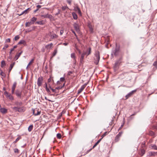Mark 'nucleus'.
<instances>
[{
  "label": "nucleus",
  "mask_w": 157,
  "mask_h": 157,
  "mask_svg": "<svg viewBox=\"0 0 157 157\" xmlns=\"http://www.w3.org/2000/svg\"><path fill=\"white\" fill-rule=\"evenodd\" d=\"M100 59V52L98 51H96L94 53V63L98 65Z\"/></svg>",
  "instance_id": "nucleus-1"
},
{
  "label": "nucleus",
  "mask_w": 157,
  "mask_h": 157,
  "mask_svg": "<svg viewBox=\"0 0 157 157\" xmlns=\"http://www.w3.org/2000/svg\"><path fill=\"white\" fill-rule=\"evenodd\" d=\"M4 94L5 95L7 98H9L10 100H13L14 99V98L12 96V95L6 91H5L4 93Z\"/></svg>",
  "instance_id": "nucleus-2"
},
{
  "label": "nucleus",
  "mask_w": 157,
  "mask_h": 157,
  "mask_svg": "<svg viewBox=\"0 0 157 157\" xmlns=\"http://www.w3.org/2000/svg\"><path fill=\"white\" fill-rule=\"evenodd\" d=\"M40 110L37 108L33 110V114L35 116L40 115Z\"/></svg>",
  "instance_id": "nucleus-3"
},
{
  "label": "nucleus",
  "mask_w": 157,
  "mask_h": 157,
  "mask_svg": "<svg viewBox=\"0 0 157 157\" xmlns=\"http://www.w3.org/2000/svg\"><path fill=\"white\" fill-rule=\"evenodd\" d=\"M74 27L75 30L77 32H79L80 31L79 26L80 25L77 23H75L73 25Z\"/></svg>",
  "instance_id": "nucleus-4"
},
{
  "label": "nucleus",
  "mask_w": 157,
  "mask_h": 157,
  "mask_svg": "<svg viewBox=\"0 0 157 157\" xmlns=\"http://www.w3.org/2000/svg\"><path fill=\"white\" fill-rule=\"evenodd\" d=\"M121 61L120 59H119L116 61L114 64L113 68L115 70L117 69L118 68V67L121 63Z\"/></svg>",
  "instance_id": "nucleus-5"
},
{
  "label": "nucleus",
  "mask_w": 157,
  "mask_h": 157,
  "mask_svg": "<svg viewBox=\"0 0 157 157\" xmlns=\"http://www.w3.org/2000/svg\"><path fill=\"white\" fill-rule=\"evenodd\" d=\"M122 133L123 132H121L116 136L115 139V142H117L119 141L120 138L121 136Z\"/></svg>",
  "instance_id": "nucleus-6"
},
{
  "label": "nucleus",
  "mask_w": 157,
  "mask_h": 157,
  "mask_svg": "<svg viewBox=\"0 0 157 157\" xmlns=\"http://www.w3.org/2000/svg\"><path fill=\"white\" fill-rule=\"evenodd\" d=\"M136 91V90H132L131 92H129L128 93L127 95H126L125 96L126 99H127L129 97H131L133 94V93L135 92Z\"/></svg>",
  "instance_id": "nucleus-7"
},
{
  "label": "nucleus",
  "mask_w": 157,
  "mask_h": 157,
  "mask_svg": "<svg viewBox=\"0 0 157 157\" xmlns=\"http://www.w3.org/2000/svg\"><path fill=\"white\" fill-rule=\"evenodd\" d=\"M0 111L2 114H5L7 112V110L5 108H2L0 105Z\"/></svg>",
  "instance_id": "nucleus-8"
},
{
  "label": "nucleus",
  "mask_w": 157,
  "mask_h": 157,
  "mask_svg": "<svg viewBox=\"0 0 157 157\" xmlns=\"http://www.w3.org/2000/svg\"><path fill=\"white\" fill-rule=\"evenodd\" d=\"M119 52V48H116L114 52H113V53L112 54V55H114L115 56H117Z\"/></svg>",
  "instance_id": "nucleus-9"
},
{
  "label": "nucleus",
  "mask_w": 157,
  "mask_h": 157,
  "mask_svg": "<svg viewBox=\"0 0 157 157\" xmlns=\"http://www.w3.org/2000/svg\"><path fill=\"white\" fill-rule=\"evenodd\" d=\"M36 21V20H31L30 22H26V27H29L32 24L35 23V21Z\"/></svg>",
  "instance_id": "nucleus-10"
},
{
  "label": "nucleus",
  "mask_w": 157,
  "mask_h": 157,
  "mask_svg": "<svg viewBox=\"0 0 157 157\" xmlns=\"http://www.w3.org/2000/svg\"><path fill=\"white\" fill-rule=\"evenodd\" d=\"M85 53V55L86 56H88L91 53V48L90 47L88 49L86 52H84Z\"/></svg>",
  "instance_id": "nucleus-11"
},
{
  "label": "nucleus",
  "mask_w": 157,
  "mask_h": 157,
  "mask_svg": "<svg viewBox=\"0 0 157 157\" xmlns=\"http://www.w3.org/2000/svg\"><path fill=\"white\" fill-rule=\"evenodd\" d=\"M88 26L89 28L90 32L91 33H92L93 32V26L92 24L91 23L89 22L88 23Z\"/></svg>",
  "instance_id": "nucleus-12"
},
{
  "label": "nucleus",
  "mask_w": 157,
  "mask_h": 157,
  "mask_svg": "<svg viewBox=\"0 0 157 157\" xmlns=\"http://www.w3.org/2000/svg\"><path fill=\"white\" fill-rule=\"evenodd\" d=\"M42 81V78H38L37 80V84L39 86H40L41 85Z\"/></svg>",
  "instance_id": "nucleus-13"
},
{
  "label": "nucleus",
  "mask_w": 157,
  "mask_h": 157,
  "mask_svg": "<svg viewBox=\"0 0 157 157\" xmlns=\"http://www.w3.org/2000/svg\"><path fill=\"white\" fill-rule=\"evenodd\" d=\"M16 95L19 97L21 98V92L18 90H17L16 91L15 93Z\"/></svg>",
  "instance_id": "nucleus-14"
},
{
  "label": "nucleus",
  "mask_w": 157,
  "mask_h": 157,
  "mask_svg": "<svg viewBox=\"0 0 157 157\" xmlns=\"http://www.w3.org/2000/svg\"><path fill=\"white\" fill-rule=\"evenodd\" d=\"M156 155V153L154 152L149 151L148 153L147 156H155Z\"/></svg>",
  "instance_id": "nucleus-15"
},
{
  "label": "nucleus",
  "mask_w": 157,
  "mask_h": 157,
  "mask_svg": "<svg viewBox=\"0 0 157 157\" xmlns=\"http://www.w3.org/2000/svg\"><path fill=\"white\" fill-rule=\"evenodd\" d=\"M31 10L30 9V8H28L27 9L23 11L21 14H20V15H21L22 14H23L24 13H28L30 10Z\"/></svg>",
  "instance_id": "nucleus-16"
},
{
  "label": "nucleus",
  "mask_w": 157,
  "mask_h": 157,
  "mask_svg": "<svg viewBox=\"0 0 157 157\" xmlns=\"http://www.w3.org/2000/svg\"><path fill=\"white\" fill-rule=\"evenodd\" d=\"M65 80L64 77L61 78L60 79V81H58L57 82V84L59 85L60 84V82H63Z\"/></svg>",
  "instance_id": "nucleus-17"
},
{
  "label": "nucleus",
  "mask_w": 157,
  "mask_h": 157,
  "mask_svg": "<svg viewBox=\"0 0 157 157\" xmlns=\"http://www.w3.org/2000/svg\"><path fill=\"white\" fill-rule=\"evenodd\" d=\"M85 88L84 87V86H82L81 88L78 90V94H79L83 91V90Z\"/></svg>",
  "instance_id": "nucleus-18"
},
{
  "label": "nucleus",
  "mask_w": 157,
  "mask_h": 157,
  "mask_svg": "<svg viewBox=\"0 0 157 157\" xmlns=\"http://www.w3.org/2000/svg\"><path fill=\"white\" fill-rule=\"evenodd\" d=\"M75 10L77 11L79 14H81V12L78 6H76L74 8Z\"/></svg>",
  "instance_id": "nucleus-19"
},
{
  "label": "nucleus",
  "mask_w": 157,
  "mask_h": 157,
  "mask_svg": "<svg viewBox=\"0 0 157 157\" xmlns=\"http://www.w3.org/2000/svg\"><path fill=\"white\" fill-rule=\"evenodd\" d=\"M51 36L50 35V38L53 39L54 38H57L58 36L55 34H53L52 35L51 34H50Z\"/></svg>",
  "instance_id": "nucleus-20"
},
{
  "label": "nucleus",
  "mask_w": 157,
  "mask_h": 157,
  "mask_svg": "<svg viewBox=\"0 0 157 157\" xmlns=\"http://www.w3.org/2000/svg\"><path fill=\"white\" fill-rule=\"evenodd\" d=\"M71 58H73L75 61V63H76V57L75 56V53H72L71 55Z\"/></svg>",
  "instance_id": "nucleus-21"
},
{
  "label": "nucleus",
  "mask_w": 157,
  "mask_h": 157,
  "mask_svg": "<svg viewBox=\"0 0 157 157\" xmlns=\"http://www.w3.org/2000/svg\"><path fill=\"white\" fill-rule=\"evenodd\" d=\"M15 62H13L10 65L9 69V73L10 72V71H11V70L13 68V67L14 66L15 64Z\"/></svg>",
  "instance_id": "nucleus-22"
},
{
  "label": "nucleus",
  "mask_w": 157,
  "mask_h": 157,
  "mask_svg": "<svg viewBox=\"0 0 157 157\" xmlns=\"http://www.w3.org/2000/svg\"><path fill=\"white\" fill-rule=\"evenodd\" d=\"M22 52V51H21L20 52L17 53L15 56V58L16 60L18 59L19 57H20L21 54Z\"/></svg>",
  "instance_id": "nucleus-23"
},
{
  "label": "nucleus",
  "mask_w": 157,
  "mask_h": 157,
  "mask_svg": "<svg viewBox=\"0 0 157 157\" xmlns=\"http://www.w3.org/2000/svg\"><path fill=\"white\" fill-rule=\"evenodd\" d=\"M18 44H23L24 45L26 44L25 41L24 40H21L18 43Z\"/></svg>",
  "instance_id": "nucleus-24"
},
{
  "label": "nucleus",
  "mask_w": 157,
  "mask_h": 157,
  "mask_svg": "<svg viewBox=\"0 0 157 157\" xmlns=\"http://www.w3.org/2000/svg\"><path fill=\"white\" fill-rule=\"evenodd\" d=\"M57 53V50L56 49H55L54 51V52L52 54V56L51 57V59H52L53 57L55 56L56 53Z\"/></svg>",
  "instance_id": "nucleus-25"
},
{
  "label": "nucleus",
  "mask_w": 157,
  "mask_h": 157,
  "mask_svg": "<svg viewBox=\"0 0 157 157\" xmlns=\"http://www.w3.org/2000/svg\"><path fill=\"white\" fill-rule=\"evenodd\" d=\"M148 134L150 136H155V133L151 131H150L149 132Z\"/></svg>",
  "instance_id": "nucleus-26"
},
{
  "label": "nucleus",
  "mask_w": 157,
  "mask_h": 157,
  "mask_svg": "<svg viewBox=\"0 0 157 157\" xmlns=\"http://www.w3.org/2000/svg\"><path fill=\"white\" fill-rule=\"evenodd\" d=\"M72 15L74 19H75V20H76L77 19V14L75 13H74V12L72 13Z\"/></svg>",
  "instance_id": "nucleus-27"
},
{
  "label": "nucleus",
  "mask_w": 157,
  "mask_h": 157,
  "mask_svg": "<svg viewBox=\"0 0 157 157\" xmlns=\"http://www.w3.org/2000/svg\"><path fill=\"white\" fill-rule=\"evenodd\" d=\"M35 24H37L39 25H42L44 23L43 20L40 21H35Z\"/></svg>",
  "instance_id": "nucleus-28"
},
{
  "label": "nucleus",
  "mask_w": 157,
  "mask_h": 157,
  "mask_svg": "<svg viewBox=\"0 0 157 157\" xmlns=\"http://www.w3.org/2000/svg\"><path fill=\"white\" fill-rule=\"evenodd\" d=\"M33 125H30L28 128V130L29 132H31L33 129Z\"/></svg>",
  "instance_id": "nucleus-29"
},
{
  "label": "nucleus",
  "mask_w": 157,
  "mask_h": 157,
  "mask_svg": "<svg viewBox=\"0 0 157 157\" xmlns=\"http://www.w3.org/2000/svg\"><path fill=\"white\" fill-rule=\"evenodd\" d=\"M6 65L5 62L4 60H2L1 62V67H2Z\"/></svg>",
  "instance_id": "nucleus-30"
},
{
  "label": "nucleus",
  "mask_w": 157,
  "mask_h": 157,
  "mask_svg": "<svg viewBox=\"0 0 157 157\" xmlns=\"http://www.w3.org/2000/svg\"><path fill=\"white\" fill-rule=\"evenodd\" d=\"M151 147L152 149L154 150H157V146L155 144H152L151 145Z\"/></svg>",
  "instance_id": "nucleus-31"
},
{
  "label": "nucleus",
  "mask_w": 157,
  "mask_h": 157,
  "mask_svg": "<svg viewBox=\"0 0 157 157\" xmlns=\"http://www.w3.org/2000/svg\"><path fill=\"white\" fill-rule=\"evenodd\" d=\"M141 153L140 154V155L141 156H142L145 154V151L144 149H142L141 150Z\"/></svg>",
  "instance_id": "nucleus-32"
},
{
  "label": "nucleus",
  "mask_w": 157,
  "mask_h": 157,
  "mask_svg": "<svg viewBox=\"0 0 157 157\" xmlns=\"http://www.w3.org/2000/svg\"><path fill=\"white\" fill-rule=\"evenodd\" d=\"M65 83H64L63 84V85L62 86H59L58 87H57L56 88V90H58L59 89H62L64 86Z\"/></svg>",
  "instance_id": "nucleus-33"
},
{
  "label": "nucleus",
  "mask_w": 157,
  "mask_h": 157,
  "mask_svg": "<svg viewBox=\"0 0 157 157\" xmlns=\"http://www.w3.org/2000/svg\"><path fill=\"white\" fill-rule=\"evenodd\" d=\"M56 136L58 139H60L61 137V135L60 133H58L57 134Z\"/></svg>",
  "instance_id": "nucleus-34"
},
{
  "label": "nucleus",
  "mask_w": 157,
  "mask_h": 157,
  "mask_svg": "<svg viewBox=\"0 0 157 157\" xmlns=\"http://www.w3.org/2000/svg\"><path fill=\"white\" fill-rule=\"evenodd\" d=\"M67 9H68V7L67 6H63L62 8V10L63 11Z\"/></svg>",
  "instance_id": "nucleus-35"
},
{
  "label": "nucleus",
  "mask_w": 157,
  "mask_h": 157,
  "mask_svg": "<svg viewBox=\"0 0 157 157\" xmlns=\"http://www.w3.org/2000/svg\"><path fill=\"white\" fill-rule=\"evenodd\" d=\"M20 38V37L18 35H17L14 38V40H15L16 41L18 40Z\"/></svg>",
  "instance_id": "nucleus-36"
},
{
  "label": "nucleus",
  "mask_w": 157,
  "mask_h": 157,
  "mask_svg": "<svg viewBox=\"0 0 157 157\" xmlns=\"http://www.w3.org/2000/svg\"><path fill=\"white\" fill-rule=\"evenodd\" d=\"M0 75L3 77H5V74L2 71L0 73Z\"/></svg>",
  "instance_id": "nucleus-37"
},
{
  "label": "nucleus",
  "mask_w": 157,
  "mask_h": 157,
  "mask_svg": "<svg viewBox=\"0 0 157 157\" xmlns=\"http://www.w3.org/2000/svg\"><path fill=\"white\" fill-rule=\"evenodd\" d=\"M108 133V132H105L102 136V138H103Z\"/></svg>",
  "instance_id": "nucleus-38"
},
{
  "label": "nucleus",
  "mask_w": 157,
  "mask_h": 157,
  "mask_svg": "<svg viewBox=\"0 0 157 157\" xmlns=\"http://www.w3.org/2000/svg\"><path fill=\"white\" fill-rule=\"evenodd\" d=\"M99 143L97 141V142L93 146V147L92 148V149L94 148Z\"/></svg>",
  "instance_id": "nucleus-39"
},
{
  "label": "nucleus",
  "mask_w": 157,
  "mask_h": 157,
  "mask_svg": "<svg viewBox=\"0 0 157 157\" xmlns=\"http://www.w3.org/2000/svg\"><path fill=\"white\" fill-rule=\"evenodd\" d=\"M153 66L155 67H157V61H155L153 63Z\"/></svg>",
  "instance_id": "nucleus-40"
},
{
  "label": "nucleus",
  "mask_w": 157,
  "mask_h": 157,
  "mask_svg": "<svg viewBox=\"0 0 157 157\" xmlns=\"http://www.w3.org/2000/svg\"><path fill=\"white\" fill-rule=\"evenodd\" d=\"M85 55V53L83 52L81 55V58H82V59H84Z\"/></svg>",
  "instance_id": "nucleus-41"
},
{
  "label": "nucleus",
  "mask_w": 157,
  "mask_h": 157,
  "mask_svg": "<svg viewBox=\"0 0 157 157\" xmlns=\"http://www.w3.org/2000/svg\"><path fill=\"white\" fill-rule=\"evenodd\" d=\"M34 29V28H32L31 29H28L26 31V32H31L32 30H33Z\"/></svg>",
  "instance_id": "nucleus-42"
},
{
  "label": "nucleus",
  "mask_w": 157,
  "mask_h": 157,
  "mask_svg": "<svg viewBox=\"0 0 157 157\" xmlns=\"http://www.w3.org/2000/svg\"><path fill=\"white\" fill-rule=\"evenodd\" d=\"M16 85H17V82H14L13 85L12 87L15 88L16 86Z\"/></svg>",
  "instance_id": "nucleus-43"
},
{
  "label": "nucleus",
  "mask_w": 157,
  "mask_h": 157,
  "mask_svg": "<svg viewBox=\"0 0 157 157\" xmlns=\"http://www.w3.org/2000/svg\"><path fill=\"white\" fill-rule=\"evenodd\" d=\"M34 60V59H31V60L28 63V66L30 65H31V64L33 62Z\"/></svg>",
  "instance_id": "nucleus-44"
},
{
  "label": "nucleus",
  "mask_w": 157,
  "mask_h": 157,
  "mask_svg": "<svg viewBox=\"0 0 157 157\" xmlns=\"http://www.w3.org/2000/svg\"><path fill=\"white\" fill-rule=\"evenodd\" d=\"M8 45L7 44H5L4 45V47L3 48V50H6V48L8 47Z\"/></svg>",
  "instance_id": "nucleus-45"
},
{
  "label": "nucleus",
  "mask_w": 157,
  "mask_h": 157,
  "mask_svg": "<svg viewBox=\"0 0 157 157\" xmlns=\"http://www.w3.org/2000/svg\"><path fill=\"white\" fill-rule=\"evenodd\" d=\"M50 89L53 92H55V93H56L57 92V90L56 89H52L51 87L50 86Z\"/></svg>",
  "instance_id": "nucleus-46"
},
{
  "label": "nucleus",
  "mask_w": 157,
  "mask_h": 157,
  "mask_svg": "<svg viewBox=\"0 0 157 157\" xmlns=\"http://www.w3.org/2000/svg\"><path fill=\"white\" fill-rule=\"evenodd\" d=\"M14 152L15 153H18L19 150L18 149L15 148L14 149Z\"/></svg>",
  "instance_id": "nucleus-47"
},
{
  "label": "nucleus",
  "mask_w": 157,
  "mask_h": 157,
  "mask_svg": "<svg viewBox=\"0 0 157 157\" xmlns=\"http://www.w3.org/2000/svg\"><path fill=\"white\" fill-rule=\"evenodd\" d=\"M64 30L63 29H62L60 30V35H62V34L64 32Z\"/></svg>",
  "instance_id": "nucleus-48"
},
{
  "label": "nucleus",
  "mask_w": 157,
  "mask_h": 157,
  "mask_svg": "<svg viewBox=\"0 0 157 157\" xmlns=\"http://www.w3.org/2000/svg\"><path fill=\"white\" fill-rule=\"evenodd\" d=\"M45 86L46 87V89L47 91L48 92H49V89L47 87V85L46 83H45Z\"/></svg>",
  "instance_id": "nucleus-49"
},
{
  "label": "nucleus",
  "mask_w": 157,
  "mask_h": 157,
  "mask_svg": "<svg viewBox=\"0 0 157 157\" xmlns=\"http://www.w3.org/2000/svg\"><path fill=\"white\" fill-rule=\"evenodd\" d=\"M6 42H10V38H7L6 40Z\"/></svg>",
  "instance_id": "nucleus-50"
},
{
  "label": "nucleus",
  "mask_w": 157,
  "mask_h": 157,
  "mask_svg": "<svg viewBox=\"0 0 157 157\" xmlns=\"http://www.w3.org/2000/svg\"><path fill=\"white\" fill-rule=\"evenodd\" d=\"M84 59H82V58H80V64L81 65L83 63V60Z\"/></svg>",
  "instance_id": "nucleus-51"
},
{
  "label": "nucleus",
  "mask_w": 157,
  "mask_h": 157,
  "mask_svg": "<svg viewBox=\"0 0 157 157\" xmlns=\"http://www.w3.org/2000/svg\"><path fill=\"white\" fill-rule=\"evenodd\" d=\"M67 2L69 5H71V0H67Z\"/></svg>",
  "instance_id": "nucleus-52"
},
{
  "label": "nucleus",
  "mask_w": 157,
  "mask_h": 157,
  "mask_svg": "<svg viewBox=\"0 0 157 157\" xmlns=\"http://www.w3.org/2000/svg\"><path fill=\"white\" fill-rule=\"evenodd\" d=\"M92 148H91L90 149H89V150H88L86 151V154H84V155H85L86 154H87L89 152H90V151L92 150Z\"/></svg>",
  "instance_id": "nucleus-53"
},
{
  "label": "nucleus",
  "mask_w": 157,
  "mask_h": 157,
  "mask_svg": "<svg viewBox=\"0 0 157 157\" xmlns=\"http://www.w3.org/2000/svg\"><path fill=\"white\" fill-rule=\"evenodd\" d=\"M41 7V6L39 5H38L36 6V8H38L39 9Z\"/></svg>",
  "instance_id": "nucleus-54"
},
{
  "label": "nucleus",
  "mask_w": 157,
  "mask_h": 157,
  "mask_svg": "<svg viewBox=\"0 0 157 157\" xmlns=\"http://www.w3.org/2000/svg\"><path fill=\"white\" fill-rule=\"evenodd\" d=\"M20 139V138L19 137H17L16 139L15 140V143H16Z\"/></svg>",
  "instance_id": "nucleus-55"
},
{
  "label": "nucleus",
  "mask_w": 157,
  "mask_h": 157,
  "mask_svg": "<svg viewBox=\"0 0 157 157\" xmlns=\"http://www.w3.org/2000/svg\"><path fill=\"white\" fill-rule=\"evenodd\" d=\"M72 32L75 34V36H77V35L75 32L73 30H71Z\"/></svg>",
  "instance_id": "nucleus-56"
},
{
  "label": "nucleus",
  "mask_w": 157,
  "mask_h": 157,
  "mask_svg": "<svg viewBox=\"0 0 157 157\" xmlns=\"http://www.w3.org/2000/svg\"><path fill=\"white\" fill-rule=\"evenodd\" d=\"M123 124L121 125V127L119 128L118 130L119 131L120 129H121L122 128V127H123Z\"/></svg>",
  "instance_id": "nucleus-57"
},
{
  "label": "nucleus",
  "mask_w": 157,
  "mask_h": 157,
  "mask_svg": "<svg viewBox=\"0 0 157 157\" xmlns=\"http://www.w3.org/2000/svg\"><path fill=\"white\" fill-rule=\"evenodd\" d=\"M88 82H87V83H85L84 84V85H82V86H84V88H85V87H86V85H87V84H88Z\"/></svg>",
  "instance_id": "nucleus-58"
},
{
  "label": "nucleus",
  "mask_w": 157,
  "mask_h": 157,
  "mask_svg": "<svg viewBox=\"0 0 157 157\" xmlns=\"http://www.w3.org/2000/svg\"><path fill=\"white\" fill-rule=\"evenodd\" d=\"M68 43H64L63 44V45H64V46H67L68 45Z\"/></svg>",
  "instance_id": "nucleus-59"
},
{
  "label": "nucleus",
  "mask_w": 157,
  "mask_h": 157,
  "mask_svg": "<svg viewBox=\"0 0 157 157\" xmlns=\"http://www.w3.org/2000/svg\"><path fill=\"white\" fill-rule=\"evenodd\" d=\"M39 10V9H38V8H36V9L34 11V12L35 13H36L37 11H38V10Z\"/></svg>",
  "instance_id": "nucleus-60"
},
{
  "label": "nucleus",
  "mask_w": 157,
  "mask_h": 157,
  "mask_svg": "<svg viewBox=\"0 0 157 157\" xmlns=\"http://www.w3.org/2000/svg\"><path fill=\"white\" fill-rule=\"evenodd\" d=\"M76 49L78 51L79 53V54H81V51L79 50L78 49H77V48H76Z\"/></svg>",
  "instance_id": "nucleus-61"
},
{
  "label": "nucleus",
  "mask_w": 157,
  "mask_h": 157,
  "mask_svg": "<svg viewBox=\"0 0 157 157\" xmlns=\"http://www.w3.org/2000/svg\"><path fill=\"white\" fill-rule=\"evenodd\" d=\"M154 128L157 129V124L156 125L154 126Z\"/></svg>",
  "instance_id": "nucleus-62"
},
{
  "label": "nucleus",
  "mask_w": 157,
  "mask_h": 157,
  "mask_svg": "<svg viewBox=\"0 0 157 157\" xmlns=\"http://www.w3.org/2000/svg\"><path fill=\"white\" fill-rule=\"evenodd\" d=\"M102 139V138H101L99 140L97 141H98L99 143V142L101 141V140Z\"/></svg>",
  "instance_id": "nucleus-63"
},
{
  "label": "nucleus",
  "mask_w": 157,
  "mask_h": 157,
  "mask_svg": "<svg viewBox=\"0 0 157 157\" xmlns=\"http://www.w3.org/2000/svg\"><path fill=\"white\" fill-rule=\"evenodd\" d=\"M17 47V45H15L13 46V48L14 49L16 48Z\"/></svg>",
  "instance_id": "nucleus-64"
}]
</instances>
